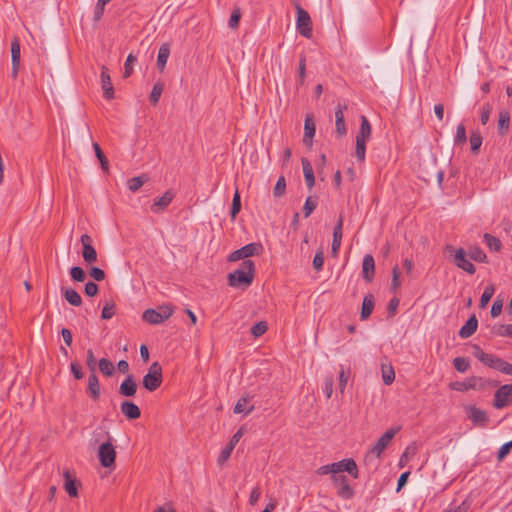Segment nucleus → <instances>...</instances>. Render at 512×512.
I'll return each instance as SVG.
<instances>
[{
  "instance_id": "f257e3e1",
  "label": "nucleus",
  "mask_w": 512,
  "mask_h": 512,
  "mask_svg": "<svg viewBox=\"0 0 512 512\" xmlns=\"http://www.w3.org/2000/svg\"><path fill=\"white\" fill-rule=\"evenodd\" d=\"M254 262L252 260H244L240 267L229 274L228 284L232 287H247L254 278Z\"/></svg>"
},
{
  "instance_id": "f03ea898",
  "label": "nucleus",
  "mask_w": 512,
  "mask_h": 512,
  "mask_svg": "<svg viewBox=\"0 0 512 512\" xmlns=\"http://www.w3.org/2000/svg\"><path fill=\"white\" fill-rule=\"evenodd\" d=\"M103 442L98 448V459L100 464L105 468H111L115 464L116 450L112 443V436L109 432H103Z\"/></svg>"
},
{
  "instance_id": "7ed1b4c3",
  "label": "nucleus",
  "mask_w": 512,
  "mask_h": 512,
  "mask_svg": "<svg viewBox=\"0 0 512 512\" xmlns=\"http://www.w3.org/2000/svg\"><path fill=\"white\" fill-rule=\"evenodd\" d=\"M371 136V125L365 116H361L360 131L356 136L355 155L360 161H364L366 153V142Z\"/></svg>"
},
{
  "instance_id": "20e7f679",
  "label": "nucleus",
  "mask_w": 512,
  "mask_h": 512,
  "mask_svg": "<svg viewBox=\"0 0 512 512\" xmlns=\"http://www.w3.org/2000/svg\"><path fill=\"white\" fill-rule=\"evenodd\" d=\"M173 308L171 305L165 304L159 306L157 309H147L143 312L142 318L144 321L157 325L163 323L171 317Z\"/></svg>"
},
{
  "instance_id": "39448f33",
  "label": "nucleus",
  "mask_w": 512,
  "mask_h": 512,
  "mask_svg": "<svg viewBox=\"0 0 512 512\" xmlns=\"http://www.w3.org/2000/svg\"><path fill=\"white\" fill-rule=\"evenodd\" d=\"M143 386L148 391H155L162 384V367L158 362H153L146 375L143 377Z\"/></svg>"
},
{
  "instance_id": "423d86ee",
  "label": "nucleus",
  "mask_w": 512,
  "mask_h": 512,
  "mask_svg": "<svg viewBox=\"0 0 512 512\" xmlns=\"http://www.w3.org/2000/svg\"><path fill=\"white\" fill-rule=\"evenodd\" d=\"M295 8L297 13L296 28L302 36L310 38L312 35L311 17L299 4H296Z\"/></svg>"
},
{
  "instance_id": "0eeeda50",
  "label": "nucleus",
  "mask_w": 512,
  "mask_h": 512,
  "mask_svg": "<svg viewBox=\"0 0 512 512\" xmlns=\"http://www.w3.org/2000/svg\"><path fill=\"white\" fill-rule=\"evenodd\" d=\"M490 385V382L481 377H470L462 382H456L451 385V388L457 391H467L470 389L477 391H484Z\"/></svg>"
},
{
  "instance_id": "6e6552de",
  "label": "nucleus",
  "mask_w": 512,
  "mask_h": 512,
  "mask_svg": "<svg viewBox=\"0 0 512 512\" xmlns=\"http://www.w3.org/2000/svg\"><path fill=\"white\" fill-rule=\"evenodd\" d=\"M399 427L397 428H391L389 430H387L379 439L378 441L376 442V444L374 446L371 447V449L369 450V452L367 453V458L368 457H376V458H380V456L382 455V453L384 452V450L388 447V445L390 444L391 440L393 439V437L395 436V434L399 431Z\"/></svg>"
},
{
  "instance_id": "1a4fd4ad",
  "label": "nucleus",
  "mask_w": 512,
  "mask_h": 512,
  "mask_svg": "<svg viewBox=\"0 0 512 512\" xmlns=\"http://www.w3.org/2000/svg\"><path fill=\"white\" fill-rule=\"evenodd\" d=\"M512 403V385L505 384L501 386L494 395L493 405L497 409L507 407Z\"/></svg>"
},
{
  "instance_id": "9d476101",
  "label": "nucleus",
  "mask_w": 512,
  "mask_h": 512,
  "mask_svg": "<svg viewBox=\"0 0 512 512\" xmlns=\"http://www.w3.org/2000/svg\"><path fill=\"white\" fill-rule=\"evenodd\" d=\"M82 245V257L87 264L97 262L98 256L95 248L93 247L92 238L88 234H83L80 238Z\"/></svg>"
},
{
  "instance_id": "9b49d317",
  "label": "nucleus",
  "mask_w": 512,
  "mask_h": 512,
  "mask_svg": "<svg viewBox=\"0 0 512 512\" xmlns=\"http://www.w3.org/2000/svg\"><path fill=\"white\" fill-rule=\"evenodd\" d=\"M473 355L484 365L499 371L503 359L484 352L479 346H474Z\"/></svg>"
},
{
  "instance_id": "f8f14e48",
  "label": "nucleus",
  "mask_w": 512,
  "mask_h": 512,
  "mask_svg": "<svg viewBox=\"0 0 512 512\" xmlns=\"http://www.w3.org/2000/svg\"><path fill=\"white\" fill-rule=\"evenodd\" d=\"M261 250V245L258 243H250L242 248L232 252L229 255V261H238L240 259L247 260L246 258L251 257L253 255L259 254Z\"/></svg>"
},
{
  "instance_id": "ddd939ff",
  "label": "nucleus",
  "mask_w": 512,
  "mask_h": 512,
  "mask_svg": "<svg viewBox=\"0 0 512 512\" xmlns=\"http://www.w3.org/2000/svg\"><path fill=\"white\" fill-rule=\"evenodd\" d=\"M332 481L338 488L337 494L342 499H350L354 495L352 487L349 485L346 476L343 475H332Z\"/></svg>"
},
{
  "instance_id": "4468645a",
  "label": "nucleus",
  "mask_w": 512,
  "mask_h": 512,
  "mask_svg": "<svg viewBox=\"0 0 512 512\" xmlns=\"http://www.w3.org/2000/svg\"><path fill=\"white\" fill-rule=\"evenodd\" d=\"M334 470V475H339L340 472H348L352 477H358V468L353 459H344L339 462L330 464Z\"/></svg>"
},
{
  "instance_id": "2eb2a0df",
  "label": "nucleus",
  "mask_w": 512,
  "mask_h": 512,
  "mask_svg": "<svg viewBox=\"0 0 512 512\" xmlns=\"http://www.w3.org/2000/svg\"><path fill=\"white\" fill-rule=\"evenodd\" d=\"M454 263L458 268L464 270L469 274H474L476 271L475 266L467 258L466 252L463 248H459L455 251Z\"/></svg>"
},
{
  "instance_id": "dca6fc26",
  "label": "nucleus",
  "mask_w": 512,
  "mask_h": 512,
  "mask_svg": "<svg viewBox=\"0 0 512 512\" xmlns=\"http://www.w3.org/2000/svg\"><path fill=\"white\" fill-rule=\"evenodd\" d=\"M175 194L173 191H166L161 197L154 199L151 205V211L155 214L162 213L173 201Z\"/></svg>"
},
{
  "instance_id": "f3484780",
  "label": "nucleus",
  "mask_w": 512,
  "mask_h": 512,
  "mask_svg": "<svg viewBox=\"0 0 512 512\" xmlns=\"http://www.w3.org/2000/svg\"><path fill=\"white\" fill-rule=\"evenodd\" d=\"M468 418L476 425H485L488 420L484 410L475 406H467L465 408Z\"/></svg>"
},
{
  "instance_id": "a211bd4d",
  "label": "nucleus",
  "mask_w": 512,
  "mask_h": 512,
  "mask_svg": "<svg viewBox=\"0 0 512 512\" xmlns=\"http://www.w3.org/2000/svg\"><path fill=\"white\" fill-rule=\"evenodd\" d=\"M101 86L106 99H112L114 97V89L111 82L108 69L103 66L101 70Z\"/></svg>"
},
{
  "instance_id": "6ab92c4d",
  "label": "nucleus",
  "mask_w": 512,
  "mask_h": 512,
  "mask_svg": "<svg viewBox=\"0 0 512 512\" xmlns=\"http://www.w3.org/2000/svg\"><path fill=\"white\" fill-rule=\"evenodd\" d=\"M137 391V384L133 375H128L119 387V394L125 397H132Z\"/></svg>"
},
{
  "instance_id": "aec40b11",
  "label": "nucleus",
  "mask_w": 512,
  "mask_h": 512,
  "mask_svg": "<svg viewBox=\"0 0 512 512\" xmlns=\"http://www.w3.org/2000/svg\"><path fill=\"white\" fill-rule=\"evenodd\" d=\"M342 226H343V219H342V217H340L338 220V223L334 227V231H333L331 253L334 257H336L338 255V252H339V249L341 246Z\"/></svg>"
},
{
  "instance_id": "412c9836",
  "label": "nucleus",
  "mask_w": 512,
  "mask_h": 512,
  "mask_svg": "<svg viewBox=\"0 0 512 512\" xmlns=\"http://www.w3.org/2000/svg\"><path fill=\"white\" fill-rule=\"evenodd\" d=\"M374 270H375L374 258L370 254L365 255L363 258V262H362L363 278L367 281H371L374 276Z\"/></svg>"
},
{
  "instance_id": "4be33fe9",
  "label": "nucleus",
  "mask_w": 512,
  "mask_h": 512,
  "mask_svg": "<svg viewBox=\"0 0 512 512\" xmlns=\"http://www.w3.org/2000/svg\"><path fill=\"white\" fill-rule=\"evenodd\" d=\"M315 135V123L311 116H307L304 122V137L303 143L310 147L312 145V139Z\"/></svg>"
},
{
  "instance_id": "5701e85b",
  "label": "nucleus",
  "mask_w": 512,
  "mask_h": 512,
  "mask_svg": "<svg viewBox=\"0 0 512 512\" xmlns=\"http://www.w3.org/2000/svg\"><path fill=\"white\" fill-rule=\"evenodd\" d=\"M121 412L130 420L138 419L141 415L139 407L130 401L121 403Z\"/></svg>"
},
{
  "instance_id": "b1692460",
  "label": "nucleus",
  "mask_w": 512,
  "mask_h": 512,
  "mask_svg": "<svg viewBox=\"0 0 512 512\" xmlns=\"http://www.w3.org/2000/svg\"><path fill=\"white\" fill-rule=\"evenodd\" d=\"M478 326V320L475 315L471 316L467 322L460 328L459 336L463 339L469 338L472 336Z\"/></svg>"
},
{
  "instance_id": "393cba45",
  "label": "nucleus",
  "mask_w": 512,
  "mask_h": 512,
  "mask_svg": "<svg viewBox=\"0 0 512 512\" xmlns=\"http://www.w3.org/2000/svg\"><path fill=\"white\" fill-rule=\"evenodd\" d=\"M347 107L345 105H338L335 111V119H336V131L339 135H345L347 132V128L344 121V110Z\"/></svg>"
},
{
  "instance_id": "a878e982",
  "label": "nucleus",
  "mask_w": 512,
  "mask_h": 512,
  "mask_svg": "<svg viewBox=\"0 0 512 512\" xmlns=\"http://www.w3.org/2000/svg\"><path fill=\"white\" fill-rule=\"evenodd\" d=\"M510 127V113L507 110H502L499 112L498 119V133L500 135H505L509 131Z\"/></svg>"
},
{
  "instance_id": "bb28decb",
  "label": "nucleus",
  "mask_w": 512,
  "mask_h": 512,
  "mask_svg": "<svg viewBox=\"0 0 512 512\" xmlns=\"http://www.w3.org/2000/svg\"><path fill=\"white\" fill-rule=\"evenodd\" d=\"M302 167L306 185L308 186L309 189H311L315 184V177L312 165L307 159L303 158Z\"/></svg>"
},
{
  "instance_id": "cd10ccee",
  "label": "nucleus",
  "mask_w": 512,
  "mask_h": 512,
  "mask_svg": "<svg viewBox=\"0 0 512 512\" xmlns=\"http://www.w3.org/2000/svg\"><path fill=\"white\" fill-rule=\"evenodd\" d=\"M88 393L93 399H98L100 396V384L96 373H90L89 375Z\"/></svg>"
},
{
  "instance_id": "c85d7f7f",
  "label": "nucleus",
  "mask_w": 512,
  "mask_h": 512,
  "mask_svg": "<svg viewBox=\"0 0 512 512\" xmlns=\"http://www.w3.org/2000/svg\"><path fill=\"white\" fill-rule=\"evenodd\" d=\"M254 409V406L250 404L249 397H241L236 405L234 406V413L235 414H241L244 413L245 415L252 412Z\"/></svg>"
},
{
  "instance_id": "c756f323",
  "label": "nucleus",
  "mask_w": 512,
  "mask_h": 512,
  "mask_svg": "<svg viewBox=\"0 0 512 512\" xmlns=\"http://www.w3.org/2000/svg\"><path fill=\"white\" fill-rule=\"evenodd\" d=\"M373 308H374V297L373 295L369 294V295H366L363 299V303H362V309H361V319L362 320H365L367 319L372 311H373Z\"/></svg>"
},
{
  "instance_id": "7c9ffc66",
  "label": "nucleus",
  "mask_w": 512,
  "mask_h": 512,
  "mask_svg": "<svg viewBox=\"0 0 512 512\" xmlns=\"http://www.w3.org/2000/svg\"><path fill=\"white\" fill-rule=\"evenodd\" d=\"M63 291V296L64 298L66 299V301L73 305V306H80L81 303H82V299H81V296L80 294L72 289V288H67V289H62Z\"/></svg>"
},
{
  "instance_id": "2f4dec72",
  "label": "nucleus",
  "mask_w": 512,
  "mask_h": 512,
  "mask_svg": "<svg viewBox=\"0 0 512 512\" xmlns=\"http://www.w3.org/2000/svg\"><path fill=\"white\" fill-rule=\"evenodd\" d=\"M170 55V49L167 45H162L159 48L158 56H157V66L160 71H163V69L166 66L167 60Z\"/></svg>"
},
{
  "instance_id": "473e14b6",
  "label": "nucleus",
  "mask_w": 512,
  "mask_h": 512,
  "mask_svg": "<svg viewBox=\"0 0 512 512\" xmlns=\"http://www.w3.org/2000/svg\"><path fill=\"white\" fill-rule=\"evenodd\" d=\"M148 181V177L146 175H140V176H136V177H133L131 179L128 180L127 182V186H128V189L132 192H136L138 191L143 185L144 183H146Z\"/></svg>"
},
{
  "instance_id": "72a5a7b5",
  "label": "nucleus",
  "mask_w": 512,
  "mask_h": 512,
  "mask_svg": "<svg viewBox=\"0 0 512 512\" xmlns=\"http://www.w3.org/2000/svg\"><path fill=\"white\" fill-rule=\"evenodd\" d=\"M64 477H65L64 487H65L66 492L69 494V496L76 497L78 495V488H77L76 481L70 477L69 471H65Z\"/></svg>"
},
{
  "instance_id": "f704fd0d",
  "label": "nucleus",
  "mask_w": 512,
  "mask_h": 512,
  "mask_svg": "<svg viewBox=\"0 0 512 512\" xmlns=\"http://www.w3.org/2000/svg\"><path fill=\"white\" fill-rule=\"evenodd\" d=\"M382 380L384 384L390 385L395 380V372L391 365L382 364L381 366Z\"/></svg>"
},
{
  "instance_id": "c9c22d12",
  "label": "nucleus",
  "mask_w": 512,
  "mask_h": 512,
  "mask_svg": "<svg viewBox=\"0 0 512 512\" xmlns=\"http://www.w3.org/2000/svg\"><path fill=\"white\" fill-rule=\"evenodd\" d=\"M492 332L496 336L500 337H512V324L508 325H495Z\"/></svg>"
},
{
  "instance_id": "e433bc0d",
  "label": "nucleus",
  "mask_w": 512,
  "mask_h": 512,
  "mask_svg": "<svg viewBox=\"0 0 512 512\" xmlns=\"http://www.w3.org/2000/svg\"><path fill=\"white\" fill-rule=\"evenodd\" d=\"M20 43L17 38H15L11 43V60L12 64L20 65Z\"/></svg>"
},
{
  "instance_id": "4c0bfd02",
  "label": "nucleus",
  "mask_w": 512,
  "mask_h": 512,
  "mask_svg": "<svg viewBox=\"0 0 512 512\" xmlns=\"http://www.w3.org/2000/svg\"><path fill=\"white\" fill-rule=\"evenodd\" d=\"M484 242L492 251H499L501 249V241L491 234H484Z\"/></svg>"
},
{
  "instance_id": "58836bf2",
  "label": "nucleus",
  "mask_w": 512,
  "mask_h": 512,
  "mask_svg": "<svg viewBox=\"0 0 512 512\" xmlns=\"http://www.w3.org/2000/svg\"><path fill=\"white\" fill-rule=\"evenodd\" d=\"M99 369L106 376H112L115 371L113 363L106 358L99 360Z\"/></svg>"
},
{
  "instance_id": "ea45409f",
  "label": "nucleus",
  "mask_w": 512,
  "mask_h": 512,
  "mask_svg": "<svg viewBox=\"0 0 512 512\" xmlns=\"http://www.w3.org/2000/svg\"><path fill=\"white\" fill-rule=\"evenodd\" d=\"M494 292H495V288L493 285H488L484 289V292L482 293V296L480 298V303H479L480 308L486 307V305L489 303V301L493 297Z\"/></svg>"
},
{
  "instance_id": "a19ab883",
  "label": "nucleus",
  "mask_w": 512,
  "mask_h": 512,
  "mask_svg": "<svg viewBox=\"0 0 512 512\" xmlns=\"http://www.w3.org/2000/svg\"><path fill=\"white\" fill-rule=\"evenodd\" d=\"M453 366L458 372L464 373L470 367V363L469 360L465 357H456L453 360Z\"/></svg>"
},
{
  "instance_id": "79ce46f5",
  "label": "nucleus",
  "mask_w": 512,
  "mask_h": 512,
  "mask_svg": "<svg viewBox=\"0 0 512 512\" xmlns=\"http://www.w3.org/2000/svg\"><path fill=\"white\" fill-rule=\"evenodd\" d=\"M469 257L471 260H474V261L480 262V263L486 262V259H487L486 254L479 247L471 248L469 251Z\"/></svg>"
},
{
  "instance_id": "37998d69",
  "label": "nucleus",
  "mask_w": 512,
  "mask_h": 512,
  "mask_svg": "<svg viewBox=\"0 0 512 512\" xmlns=\"http://www.w3.org/2000/svg\"><path fill=\"white\" fill-rule=\"evenodd\" d=\"M349 377H350L349 369L345 370L344 367L341 365L340 371H339V390L342 394L344 393V390L347 385Z\"/></svg>"
},
{
  "instance_id": "c03bdc74",
  "label": "nucleus",
  "mask_w": 512,
  "mask_h": 512,
  "mask_svg": "<svg viewBox=\"0 0 512 512\" xmlns=\"http://www.w3.org/2000/svg\"><path fill=\"white\" fill-rule=\"evenodd\" d=\"M70 276L76 282H83L86 279L85 271L79 266H74L70 269Z\"/></svg>"
},
{
  "instance_id": "a18cd8bd",
  "label": "nucleus",
  "mask_w": 512,
  "mask_h": 512,
  "mask_svg": "<svg viewBox=\"0 0 512 512\" xmlns=\"http://www.w3.org/2000/svg\"><path fill=\"white\" fill-rule=\"evenodd\" d=\"M482 145V137L478 132H473L470 136V146L472 153H478Z\"/></svg>"
},
{
  "instance_id": "49530a36",
  "label": "nucleus",
  "mask_w": 512,
  "mask_h": 512,
  "mask_svg": "<svg viewBox=\"0 0 512 512\" xmlns=\"http://www.w3.org/2000/svg\"><path fill=\"white\" fill-rule=\"evenodd\" d=\"M136 61H137L136 56H134L133 54L128 55V57L125 61V64H124V73H123L124 78H128L132 74L133 65L135 64Z\"/></svg>"
},
{
  "instance_id": "de8ad7c7",
  "label": "nucleus",
  "mask_w": 512,
  "mask_h": 512,
  "mask_svg": "<svg viewBox=\"0 0 512 512\" xmlns=\"http://www.w3.org/2000/svg\"><path fill=\"white\" fill-rule=\"evenodd\" d=\"M241 210V198L238 190L235 191L232 200L231 217L235 218Z\"/></svg>"
},
{
  "instance_id": "09e8293b",
  "label": "nucleus",
  "mask_w": 512,
  "mask_h": 512,
  "mask_svg": "<svg viewBox=\"0 0 512 512\" xmlns=\"http://www.w3.org/2000/svg\"><path fill=\"white\" fill-rule=\"evenodd\" d=\"M493 110L492 104L485 103L481 108L480 121L482 125H486L489 121L490 114Z\"/></svg>"
},
{
  "instance_id": "8fccbe9b",
  "label": "nucleus",
  "mask_w": 512,
  "mask_h": 512,
  "mask_svg": "<svg viewBox=\"0 0 512 512\" xmlns=\"http://www.w3.org/2000/svg\"><path fill=\"white\" fill-rule=\"evenodd\" d=\"M115 314V306L112 302H106L101 313V318L108 320L111 319Z\"/></svg>"
},
{
  "instance_id": "3c124183",
  "label": "nucleus",
  "mask_w": 512,
  "mask_h": 512,
  "mask_svg": "<svg viewBox=\"0 0 512 512\" xmlns=\"http://www.w3.org/2000/svg\"><path fill=\"white\" fill-rule=\"evenodd\" d=\"M162 91H163V87L161 84L159 83H156L153 88H152V91L150 93V96H149V99L151 101L152 104H156L160 97H161V94H162Z\"/></svg>"
},
{
  "instance_id": "603ef678",
  "label": "nucleus",
  "mask_w": 512,
  "mask_h": 512,
  "mask_svg": "<svg viewBox=\"0 0 512 512\" xmlns=\"http://www.w3.org/2000/svg\"><path fill=\"white\" fill-rule=\"evenodd\" d=\"M466 129L463 124H459L456 129V135L454 138L455 144H462L466 142Z\"/></svg>"
},
{
  "instance_id": "864d4df0",
  "label": "nucleus",
  "mask_w": 512,
  "mask_h": 512,
  "mask_svg": "<svg viewBox=\"0 0 512 512\" xmlns=\"http://www.w3.org/2000/svg\"><path fill=\"white\" fill-rule=\"evenodd\" d=\"M267 331V324L263 321H260L253 325L251 328V333L254 337H260Z\"/></svg>"
},
{
  "instance_id": "5fc2aeb1",
  "label": "nucleus",
  "mask_w": 512,
  "mask_h": 512,
  "mask_svg": "<svg viewBox=\"0 0 512 512\" xmlns=\"http://www.w3.org/2000/svg\"><path fill=\"white\" fill-rule=\"evenodd\" d=\"M93 148L95 150V154H96V157L98 158V160L100 161L101 163V166L104 170H107L108 169V163H107V159L106 157L104 156L100 146L98 145V143H94L93 144Z\"/></svg>"
},
{
  "instance_id": "6e6d98bb",
  "label": "nucleus",
  "mask_w": 512,
  "mask_h": 512,
  "mask_svg": "<svg viewBox=\"0 0 512 512\" xmlns=\"http://www.w3.org/2000/svg\"><path fill=\"white\" fill-rule=\"evenodd\" d=\"M317 206V201L312 199L311 197H308L304 204V216L309 217L311 213L314 211V209Z\"/></svg>"
},
{
  "instance_id": "4d7b16f0",
  "label": "nucleus",
  "mask_w": 512,
  "mask_h": 512,
  "mask_svg": "<svg viewBox=\"0 0 512 512\" xmlns=\"http://www.w3.org/2000/svg\"><path fill=\"white\" fill-rule=\"evenodd\" d=\"M285 189H286V181H285V178L284 177H280L277 182H276V185L274 187V196L275 197H280L284 194L285 192Z\"/></svg>"
},
{
  "instance_id": "13d9d810",
  "label": "nucleus",
  "mask_w": 512,
  "mask_h": 512,
  "mask_svg": "<svg viewBox=\"0 0 512 512\" xmlns=\"http://www.w3.org/2000/svg\"><path fill=\"white\" fill-rule=\"evenodd\" d=\"M86 365L91 373H96V358L91 349L87 351Z\"/></svg>"
},
{
  "instance_id": "bf43d9fd",
  "label": "nucleus",
  "mask_w": 512,
  "mask_h": 512,
  "mask_svg": "<svg viewBox=\"0 0 512 512\" xmlns=\"http://www.w3.org/2000/svg\"><path fill=\"white\" fill-rule=\"evenodd\" d=\"M261 488L259 485L255 486L249 496V504L254 506L261 497Z\"/></svg>"
},
{
  "instance_id": "052dcab7",
  "label": "nucleus",
  "mask_w": 512,
  "mask_h": 512,
  "mask_svg": "<svg viewBox=\"0 0 512 512\" xmlns=\"http://www.w3.org/2000/svg\"><path fill=\"white\" fill-rule=\"evenodd\" d=\"M324 265V255L322 251H319L315 254L313 259V267L316 271L322 270Z\"/></svg>"
},
{
  "instance_id": "680f3d73",
  "label": "nucleus",
  "mask_w": 512,
  "mask_h": 512,
  "mask_svg": "<svg viewBox=\"0 0 512 512\" xmlns=\"http://www.w3.org/2000/svg\"><path fill=\"white\" fill-rule=\"evenodd\" d=\"M323 392L327 398H330L333 393V377L329 376L325 378Z\"/></svg>"
},
{
  "instance_id": "e2e57ef3",
  "label": "nucleus",
  "mask_w": 512,
  "mask_h": 512,
  "mask_svg": "<svg viewBox=\"0 0 512 512\" xmlns=\"http://www.w3.org/2000/svg\"><path fill=\"white\" fill-rule=\"evenodd\" d=\"M241 13L238 9L234 10L230 16L228 25L230 28L235 29L239 25Z\"/></svg>"
},
{
  "instance_id": "0e129e2a",
  "label": "nucleus",
  "mask_w": 512,
  "mask_h": 512,
  "mask_svg": "<svg viewBox=\"0 0 512 512\" xmlns=\"http://www.w3.org/2000/svg\"><path fill=\"white\" fill-rule=\"evenodd\" d=\"M392 274H393V277H392V282H391V290L393 292H395L400 287V281H399L400 273H399V269L397 266H395L393 268Z\"/></svg>"
},
{
  "instance_id": "69168bd1",
  "label": "nucleus",
  "mask_w": 512,
  "mask_h": 512,
  "mask_svg": "<svg viewBox=\"0 0 512 512\" xmlns=\"http://www.w3.org/2000/svg\"><path fill=\"white\" fill-rule=\"evenodd\" d=\"M89 274L95 281H102L105 278L104 271L98 267H92Z\"/></svg>"
},
{
  "instance_id": "338daca9",
  "label": "nucleus",
  "mask_w": 512,
  "mask_h": 512,
  "mask_svg": "<svg viewBox=\"0 0 512 512\" xmlns=\"http://www.w3.org/2000/svg\"><path fill=\"white\" fill-rule=\"evenodd\" d=\"M502 308H503V301L499 300V299L495 300L491 307V316L493 318L498 317L502 312Z\"/></svg>"
},
{
  "instance_id": "774afa93",
  "label": "nucleus",
  "mask_w": 512,
  "mask_h": 512,
  "mask_svg": "<svg viewBox=\"0 0 512 512\" xmlns=\"http://www.w3.org/2000/svg\"><path fill=\"white\" fill-rule=\"evenodd\" d=\"M510 449H512V440L503 444L500 449L498 450V460H502L506 457V455L509 453Z\"/></svg>"
}]
</instances>
